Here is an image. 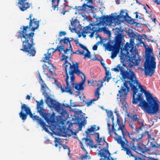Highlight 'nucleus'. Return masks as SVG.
Listing matches in <instances>:
<instances>
[{
	"instance_id": "nucleus-10",
	"label": "nucleus",
	"mask_w": 160,
	"mask_h": 160,
	"mask_svg": "<svg viewBox=\"0 0 160 160\" xmlns=\"http://www.w3.org/2000/svg\"><path fill=\"white\" fill-rule=\"evenodd\" d=\"M21 108V111L19 113V115L20 117L23 120V122H24L27 119V116L28 115L33 120H34L36 117H37V115H33L30 109L27 107L26 104H22Z\"/></svg>"
},
{
	"instance_id": "nucleus-6",
	"label": "nucleus",
	"mask_w": 160,
	"mask_h": 160,
	"mask_svg": "<svg viewBox=\"0 0 160 160\" xmlns=\"http://www.w3.org/2000/svg\"><path fill=\"white\" fill-rule=\"evenodd\" d=\"M140 42L143 45L146 49L145 55L147 58L144 63L145 75L146 76L151 77L154 73L156 68L155 58L153 56L151 55V53H152L151 48L141 40Z\"/></svg>"
},
{
	"instance_id": "nucleus-8",
	"label": "nucleus",
	"mask_w": 160,
	"mask_h": 160,
	"mask_svg": "<svg viewBox=\"0 0 160 160\" xmlns=\"http://www.w3.org/2000/svg\"><path fill=\"white\" fill-rule=\"evenodd\" d=\"M37 103V109L38 112L42 116L49 124H52L55 122L54 118L52 115L46 114L44 112L43 108V100L42 99L40 102L36 101Z\"/></svg>"
},
{
	"instance_id": "nucleus-60",
	"label": "nucleus",
	"mask_w": 160,
	"mask_h": 160,
	"mask_svg": "<svg viewBox=\"0 0 160 160\" xmlns=\"http://www.w3.org/2000/svg\"><path fill=\"white\" fill-rule=\"evenodd\" d=\"M125 13V12L123 10H122L120 11V15H121L122 14H123Z\"/></svg>"
},
{
	"instance_id": "nucleus-18",
	"label": "nucleus",
	"mask_w": 160,
	"mask_h": 160,
	"mask_svg": "<svg viewBox=\"0 0 160 160\" xmlns=\"http://www.w3.org/2000/svg\"><path fill=\"white\" fill-rule=\"evenodd\" d=\"M34 121H36L38 124L42 127L43 129L46 132H49L47 127H50V126L46 125V123L44 122L43 120L40 118L39 117L37 116V117H36Z\"/></svg>"
},
{
	"instance_id": "nucleus-35",
	"label": "nucleus",
	"mask_w": 160,
	"mask_h": 160,
	"mask_svg": "<svg viewBox=\"0 0 160 160\" xmlns=\"http://www.w3.org/2000/svg\"><path fill=\"white\" fill-rule=\"evenodd\" d=\"M100 42H97L95 45H94V46L92 47V49L93 50H96L98 48V46L99 45V44H100Z\"/></svg>"
},
{
	"instance_id": "nucleus-62",
	"label": "nucleus",
	"mask_w": 160,
	"mask_h": 160,
	"mask_svg": "<svg viewBox=\"0 0 160 160\" xmlns=\"http://www.w3.org/2000/svg\"><path fill=\"white\" fill-rule=\"evenodd\" d=\"M70 131L71 132V133L72 135H76V133L75 132H74L72 130H71Z\"/></svg>"
},
{
	"instance_id": "nucleus-55",
	"label": "nucleus",
	"mask_w": 160,
	"mask_h": 160,
	"mask_svg": "<svg viewBox=\"0 0 160 160\" xmlns=\"http://www.w3.org/2000/svg\"><path fill=\"white\" fill-rule=\"evenodd\" d=\"M26 98V99L30 100V96L29 95H27Z\"/></svg>"
},
{
	"instance_id": "nucleus-1",
	"label": "nucleus",
	"mask_w": 160,
	"mask_h": 160,
	"mask_svg": "<svg viewBox=\"0 0 160 160\" xmlns=\"http://www.w3.org/2000/svg\"><path fill=\"white\" fill-rule=\"evenodd\" d=\"M128 84L133 92V104H137L139 102L138 106L144 109L148 114H154L158 112L160 102L157 98L153 97L151 93L144 89L143 86L136 80L134 74L129 81L123 82V86H121L118 91L119 93L117 94L118 96L121 98L120 102L124 106L126 107L125 100L130 89Z\"/></svg>"
},
{
	"instance_id": "nucleus-57",
	"label": "nucleus",
	"mask_w": 160,
	"mask_h": 160,
	"mask_svg": "<svg viewBox=\"0 0 160 160\" xmlns=\"http://www.w3.org/2000/svg\"><path fill=\"white\" fill-rule=\"evenodd\" d=\"M134 14H136V17H135L136 18H138V12H134Z\"/></svg>"
},
{
	"instance_id": "nucleus-22",
	"label": "nucleus",
	"mask_w": 160,
	"mask_h": 160,
	"mask_svg": "<svg viewBox=\"0 0 160 160\" xmlns=\"http://www.w3.org/2000/svg\"><path fill=\"white\" fill-rule=\"evenodd\" d=\"M72 40H69V39L68 38L65 37L63 39H60L59 41V42L60 43L62 42H63L64 44L68 43V42L69 43V44L70 46L69 47V48H72V46L70 44V42Z\"/></svg>"
},
{
	"instance_id": "nucleus-46",
	"label": "nucleus",
	"mask_w": 160,
	"mask_h": 160,
	"mask_svg": "<svg viewBox=\"0 0 160 160\" xmlns=\"http://www.w3.org/2000/svg\"><path fill=\"white\" fill-rule=\"evenodd\" d=\"M78 46H79L85 50L87 48L85 46H84L81 43H79L78 44Z\"/></svg>"
},
{
	"instance_id": "nucleus-41",
	"label": "nucleus",
	"mask_w": 160,
	"mask_h": 160,
	"mask_svg": "<svg viewBox=\"0 0 160 160\" xmlns=\"http://www.w3.org/2000/svg\"><path fill=\"white\" fill-rule=\"evenodd\" d=\"M110 16L111 18L112 21V20L115 21L117 19L118 17H119V15H118L117 16L112 15Z\"/></svg>"
},
{
	"instance_id": "nucleus-45",
	"label": "nucleus",
	"mask_w": 160,
	"mask_h": 160,
	"mask_svg": "<svg viewBox=\"0 0 160 160\" xmlns=\"http://www.w3.org/2000/svg\"><path fill=\"white\" fill-rule=\"evenodd\" d=\"M87 121L85 120H84L83 121H82L81 122L80 124L81 126H84L87 124Z\"/></svg>"
},
{
	"instance_id": "nucleus-16",
	"label": "nucleus",
	"mask_w": 160,
	"mask_h": 160,
	"mask_svg": "<svg viewBox=\"0 0 160 160\" xmlns=\"http://www.w3.org/2000/svg\"><path fill=\"white\" fill-rule=\"evenodd\" d=\"M82 31L84 33H90L89 36L92 38L96 32V30L93 29V26L92 24H90L88 26L84 28Z\"/></svg>"
},
{
	"instance_id": "nucleus-15",
	"label": "nucleus",
	"mask_w": 160,
	"mask_h": 160,
	"mask_svg": "<svg viewBox=\"0 0 160 160\" xmlns=\"http://www.w3.org/2000/svg\"><path fill=\"white\" fill-rule=\"evenodd\" d=\"M108 154L110 156L111 153L109 152L108 150L105 148H103L100 150L98 151V154L101 157H104V159L101 158L100 160H110L109 158L107 157Z\"/></svg>"
},
{
	"instance_id": "nucleus-32",
	"label": "nucleus",
	"mask_w": 160,
	"mask_h": 160,
	"mask_svg": "<svg viewBox=\"0 0 160 160\" xmlns=\"http://www.w3.org/2000/svg\"><path fill=\"white\" fill-rule=\"evenodd\" d=\"M62 147L64 149H67L68 150V156L69 157H70V148L69 147L67 146L66 145H63L62 146Z\"/></svg>"
},
{
	"instance_id": "nucleus-9",
	"label": "nucleus",
	"mask_w": 160,
	"mask_h": 160,
	"mask_svg": "<svg viewBox=\"0 0 160 160\" xmlns=\"http://www.w3.org/2000/svg\"><path fill=\"white\" fill-rule=\"evenodd\" d=\"M112 70L116 72H120V74L122 76L121 79L123 81L126 82V81H129L130 78L134 76V72L132 71L127 68L126 71L124 70L123 69L122 66L120 64H118L116 68H114Z\"/></svg>"
},
{
	"instance_id": "nucleus-63",
	"label": "nucleus",
	"mask_w": 160,
	"mask_h": 160,
	"mask_svg": "<svg viewBox=\"0 0 160 160\" xmlns=\"http://www.w3.org/2000/svg\"><path fill=\"white\" fill-rule=\"evenodd\" d=\"M66 11H62L61 12V13L63 15H64L65 14Z\"/></svg>"
},
{
	"instance_id": "nucleus-50",
	"label": "nucleus",
	"mask_w": 160,
	"mask_h": 160,
	"mask_svg": "<svg viewBox=\"0 0 160 160\" xmlns=\"http://www.w3.org/2000/svg\"><path fill=\"white\" fill-rule=\"evenodd\" d=\"M93 144H92L91 146H89V148H96L97 147V145H93Z\"/></svg>"
},
{
	"instance_id": "nucleus-52",
	"label": "nucleus",
	"mask_w": 160,
	"mask_h": 160,
	"mask_svg": "<svg viewBox=\"0 0 160 160\" xmlns=\"http://www.w3.org/2000/svg\"><path fill=\"white\" fill-rule=\"evenodd\" d=\"M151 147L152 148H158V146H157L155 144H152V143L151 144Z\"/></svg>"
},
{
	"instance_id": "nucleus-7",
	"label": "nucleus",
	"mask_w": 160,
	"mask_h": 160,
	"mask_svg": "<svg viewBox=\"0 0 160 160\" xmlns=\"http://www.w3.org/2000/svg\"><path fill=\"white\" fill-rule=\"evenodd\" d=\"M117 123L114 124L113 122H111V121H107L108 129V133L111 137L113 138L116 140L117 137L119 134L120 130L119 128L122 127V124L123 125L124 122L121 121L118 118H117Z\"/></svg>"
},
{
	"instance_id": "nucleus-54",
	"label": "nucleus",
	"mask_w": 160,
	"mask_h": 160,
	"mask_svg": "<svg viewBox=\"0 0 160 160\" xmlns=\"http://www.w3.org/2000/svg\"><path fill=\"white\" fill-rule=\"evenodd\" d=\"M101 140H102V138H100L99 137L97 139V141L99 143H100V142L101 141Z\"/></svg>"
},
{
	"instance_id": "nucleus-47",
	"label": "nucleus",
	"mask_w": 160,
	"mask_h": 160,
	"mask_svg": "<svg viewBox=\"0 0 160 160\" xmlns=\"http://www.w3.org/2000/svg\"><path fill=\"white\" fill-rule=\"evenodd\" d=\"M103 31L106 33H107L108 32H110V31L105 27H103Z\"/></svg>"
},
{
	"instance_id": "nucleus-14",
	"label": "nucleus",
	"mask_w": 160,
	"mask_h": 160,
	"mask_svg": "<svg viewBox=\"0 0 160 160\" xmlns=\"http://www.w3.org/2000/svg\"><path fill=\"white\" fill-rule=\"evenodd\" d=\"M132 119L133 121L137 122L138 124L140 126V127L138 128L137 127L136 128L137 131L139 130H142L143 128H145V126L144 124V121L142 119L138 118V115L136 114L133 115Z\"/></svg>"
},
{
	"instance_id": "nucleus-11",
	"label": "nucleus",
	"mask_w": 160,
	"mask_h": 160,
	"mask_svg": "<svg viewBox=\"0 0 160 160\" xmlns=\"http://www.w3.org/2000/svg\"><path fill=\"white\" fill-rule=\"evenodd\" d=\"M43 95L46 98L45 102L48 106L50 108H53L58 111L60 110L61 109V104L58 102H56V101L50 97L48 94L46 92L45 90H43Z\"/></svg>"
},
{
	"instance_id": "nucleus-12",
	"label": "nucleus",
	"mask_w": 160,
	"mask_h": 160,
	"mask_svg": "<svg viewBox=\"0 0 160 160\" xmlns=\"http://www.w3.org/2000/svg\"><path fill=\"white\" fill-rule=\"evenodd\" d=\"M117 35L115 38V42L114 44L112 45L110 43L108 42L107 45L105 46L107 48L108 50L111 51L116 49V50L118 49L119 47H121V45L122 43V34L119 33V31L117 32Z\"/></svg>"
},
{
	"instance_id": "nucleus-5",
	"label": "nucleus",
	"mask_w": 160,
	"mask_h": 160,
	"mask_svg": "<svg viewBox=\"0 0 160 160\" xmlns=\"http://www.w3.org/2000/svg\"><path fill=\"white\" fill-rule=\"evenodd\" d=\"M134 42L131 41L130 43L126 42L120 52V59L124 62L125 64L131 68L133 66H138L141 61L140 59H136V52L134 48Z\"/></svg>"
},
{
	"instance_id": "nucleus-38",
	"label": "nucleus",
	"mask_w": 160,
	"mask_h": 160,
	"mask_svg": "<svg viewBox=\"0 0 160 160\" xmlns=\"http://www.w3.org/2000/svg\"><path fill=\"white\" fill-rule=\"evenodd\" d=\"M79 143L80 144V147H81V148L82 149H83V151L84 152H85L86 153V154H88V152L86 151V149H85V148H84V147L83 146V144L82 142L81 141H79Z\"/></svg>"
},
{
	"instance_id": "nucleus-61",
	"label": "nucleus",
	"mask_w": 160,
	"mask_h": 160,
	"mask_svg": "<svg viewBox=\"0 0 160 160\" xmlns=\"http://www.w3.org/2000/svg\"><path fill=\"white\" fill-rule=\"evenodd\" d=\"M75 22H76V20H74L73 22H71V25L72 26Z\"/></svg>"
},
{
	"instance_id": "nucleus-13",
	"label": "nucleus",
	"mask_w": 160,
	"mask_h": 160,
	"mask_svg": "<svg viewBox=\"0 0 160 160\" xmlns=\"http://www.w3.org/2000/svg\"><path fill=\"white\" fill-rule=\"evenodd\" d=\"M121 138H120L119 139H118V143L121 145V147L122 148V150L126 151V154L129 156L135 157L132 154L130 148L126 147H129V142L128 141H121Z\"/></svg>"
},
{
	"instance_id": "nucleus-58",
	"label": "nucleus",
	"mask_w": 160,
	"mask_h": 160,
	"mask_svg": "<svg viewBox=\"0 0 160 160\" xmlns=\"http://www.w3.org/2000/svg\"><path fill=\"white\" fill-rule=\"evenodd\" d=\"M42 68L44 70L45 69H46L47 67V66L46 64H44L42 66Z\"/></svg>"
},
{
	"instance_id": "nucleus-43",
	"label": "nucleus",
	"mask_w": 160,
	"mask_h": 160,
	"mask_svg": "<svg viewBox=\"0 0 160 160\" xmlns=\"http://www.w3.org/2000/svg\"><path fill=\"white\" fill-rule=\"evenodd\" d=\"M66 34V32L64 31H60L59 33V36L61 37L62 36H64Z\"/></svg>"
},
{
	"instance_id": "nucleus-44",
	"label": "nucleus",
	"mask_w": 160,
	"mask_h": 160,
	"mask_svg": "<svg viewBox=\"0 0 160 160\" xmlns=\"http://www.w3.org/2000/svg\"><path fill=\"white\" fill-rule=\"evenodd\" d=\"M129 126L131 128L132 130V131H134V127H133V123H132V122H131V123L130 122L129 123Z\"/></svg>"
},
{
	"instance_id": "nucleus-2",
	"label": "nucleus",
	"mask_w": 160,
	"mask_h": 160,
	"mask_svg": "<svg viewBox=\"0 0 160 160\" xmlns=\"http://www.w3.org/2000/svg\"><path fill=\"white\" fill-rule=\"evenodd\" d=\"M53 50L52 52L54 53L56 51L58 50L59 52H61L64 51V54H62L61 60H65V63L63 67L64 68L66 77L65 81L67 86L61 88L62 92H66L72 94L73 92L72 90V88H74L78 90L77 92L79 95L80 91L83 90L84 88V84L85 82L86 78L85 74L82 72L79 69V63L76 62L75 63L72 62V63L68 62V54L67 53L71 48H66L64 50V46L63 45H58L55 49L52 48Z\"/></svg>"
},
{
	"instance_id": "nucleus-53",
	"label": "nucleus",
	"mask_w": 160,
	"mask_h": 160,
	"mask_svg": "<svg viewBox=\"0 0 160 160\" xmlns=\"http://www.w3.org/2000/svg\"><path fill=\"white\" fill-rule=\"evenodd\" d=\"M32 14H30L29 15V17L28 18H26V19L27 20H30L31 19H32Z\"/></svg>"
},
{
	"instance_id": "nucleus-29",
	"label": "nucleus",
	"mask_w": 160,
	"mask_h": 160,
	"mask_svg": "<svg viewBox=\"0 0 160 160\" xmlns=\"http://www.w3.org/2000/svg\"><path fill=\"white\" fill-rule=\"evenodd\" d=\"M48 56H47L46 54H44V55L45 56V57L44 58V60L43 61V62H46V61H45V60H49V59L50 58L49 56L51 55V52L49 53V51H48Z\"/></svg>"
},
{
	"instance_id": "nucleus-23",
	"label": "nucleus",
	"mask_w": 160,
	"mask_h": 160,
	"mask_svg": "<svg viewBox=\"0 0 160 160\" xmlns=\"http://www.w3.org/2000/svg\"><path fill=\"white\" fill-rule=\"evenodd\" d=\"M107 114L108 117L109 121H111V122H113L114 120L113 112L111 111H108L107 112Z\"/></svg>"
},
{
	"instance_id": "nucleus-26",
	"label": "nucleus",
	"mask_w": 160,
	"mask_h": 160,
	"mask_svg": "<svg viewBox=\"0 0 160 160\" xmlns=\"http://www.w3.org/2000/svg\"><path fill=\"white\" fill-rule=\"evenodd\" d=\"M39 80L40 81H41L42 82V84H41V87L42 89L43 90H44V88L45 87H46V85L44 82V81L42 79L41 77H40L39 78Z\"/></svg>"
},
{
	"instance_id": "nucleus-25",
	"label": "nucleus",
	"mask_w": 160,
	"mask_h": 160,
	"mask_svg": "<svg viewBox=\"0 0 160 160\" xmlns=\"http://www.w3.org/2000/svg\"><path fill=\"white\" fill-rule=\"evenodd\" d=\"M48 63L49 66L48 67V69L49 72L52 74L53 73L52 70H54L55 68L52 64L50 63L49 62Z\"/></svg>"
},
{
	"instance_id": "nucleus-4",
	"label": "nucleus",
	"mask_w": 160,
	"mask_h": 160,
	"mask_svg": "<svg viewBox=\"0 0 160 160\" xmlns=\"http://www.w3.org/2000/svg\"><path fill=\"white\" fill-rule=\"evenodd\" d=\"M119 128L120 130V133L116 137V140L117 142L118 139L120 138L121 141H128L126 138L127 135L129 138L132 140V141L129 142V147L133 151L140 155L150 151V148H147L145 145L140 142L144 135L142 133H140L142 130L137 131L135 128L134 131H132L133 132L130 134L125 128L124 122L123 125L122 124V127Z\"/></svg>"
},
{
	"instance_id": "nucleus-59",
	"label": "nucleus",
	"mask_w": 160,
	"mask_h": 160,
	"mask_svg": "<svg viewBox=\"0 0 160 160\" xmlns=\"http://www.w3.org/2000/svg\"><path fill=\"white\" fill-rule=\"evenodd\" d=\"M82 6H78V10L82 11V8H81Z\"/></svg>"
},
{
	"instance_id": "nucleus-37",
	"label": "nucleus",
	"mask_w": 160,
	"mask_h": 160,
	"mask_svg": "<svg viewBox=\"0 0 160 160\" xmlns=\"http://www.w3.org/2000/svg\"><path fill=\"white\" fill-rule=\"evenodd\" d=\"M88 157V159H89L90 158V157L88 156L87 154L82 155V156L81 157V158L82 160L86 159Z\"/></svg>"
},
{
	"instance_id": "nucleus-28",
	"label": "nucleus",
	"mask_w": 160,
	"mask_h": 160,
	"mask_svg": "<svg viewBox=\"0 0 160 160\" xmlns=\"http://www.w3.org/2000/svg\"><path fill=\"white\" fill-rule=\"evenodd\" d=\"M100 90V88L99 87H98L97 88L95 92V97L97 98V99L98 98L99 95L100 94L99 92Z\"/></svg>"
},
{
	"instance_id": "nucleus-24",
	"label": "nucleus",
	"mask_w": 160,
	"mask_h": 160,
	"mask_svg": "<svg viewBox=\"0 0 160 160\" xmlns=\"http://www.w3.org/2000/svg\"><path fill=\"white\" fill-rule=\"evenodd\" d=\"M120 48L121 47H119L118 49L116 50V49H115L112 51V55L111 56V58H112L113 59L114 58L117 56V54L119 52Z\"/></svg>"
},
{
	"instance_id": "nucleus-56",
	"label": "nucleus",
	"mask_w": 160,
	"mask_h": 160,
	"mask_svg": "<svg viewBox=\"0 0 160 160\" xmlns=\"http://www.w3.org/2000/svg\"><path fill=\"white\" fill-rule=\"evenodd\" d=\"M101 64L102 65V66H103L104 68H106L105 64L103 62H101Z\"/></svg>"
},
{
	"instance_id": "nucleus-34",
	"label": "nucleus",
	"mask_w": 160,
	"mask_h": 160,
	"mask_svg": "<svg viewBox=\"0 0 160 160\" xmlns=\"http://www.w3.org/2000/svg\"><path fill=\"white\" fill-rule=\"evenodd\" d=\"M61 116L62 117H64V118H65L66 117H67V116H66V115H67L68 113L65 110H62L61 113Z\"/></svg>"
},
{
	"instance_id": "nucleus-19",
	"label": "nucleus",
	"mask_w": 160,
	"mask_h": 160,
	"mask_svg": "<svg viewBox=\"0 0 160 160\" xmlns=\"http://www.w3.org/2000/svg\"><path fill=\"white\" fill-rule=\"evenodd\" d=\"M101 22L103 23H107V25H111L113 23L112 21L111 16L108 15L104 16L101 19Z\"/></svg>"
},
{
	"instance_id": "nucleus-30",
	"label": "nucleus",
	"mask_w": 160,
	"mask_h": 160,
	"mask_svg": "<svg viewBox=\"0 0 160 160\" xmlns=\"http://www.w3.org/2000/svg\"><path fill=\"white\" fill-rule=\"evenodd\" d=\"M86 7H88L89 8H91L92 7V6L91 5H88L85 3H84L83 4V5L81 7L82 10V11L86 10Z\"/></svg>"
},
{
	"instance_id": "nucleus-3",
	"label": "nucleus",
	"mask_w": 160,
	"mask_h": 160,
	"mask_svg": "<svg viewBox=\"0 0 160 160\" xmlns=\"http://www.w3.org/2000/svg\"><path fill=\"white\" fill-rule=\"evenodd\" d=\"M39 21H37L36 18L30 19L29 23V26H23L22 30H19L17 36L18 38L24 39L22 41V48L20 50L27 52V55L29 56H34L35 55L36 51L35 48L33 47L35 45L33 42V36L34 32L37 29L39 26ZM20 29H22V27Z\"/></svg>"
},
{
	"instance_id": "nucleus-42",
	"label": "nucleus",
	"mask_w": 160,
	"mask_h": 160,
	"mask_svg": "<svg viewBox=\"0 0 160 160\" xmlns=\"http://www.w3.org/2000/svg\"><path fill=\"white\" fill-rule=\"evenodd\" d=\"M76 53L78 55H84V52L83 51H81V50L79 49L76 51Z\"/></svg>"
},
{
	"instance_id": "nucleus-20",
	"label": "nucleus",
	"mask_w": 160,
	"mask_h": 160,
	"mask_svg": "<svg viewBox=\"0 0 160 160\" xmlns=\"http://www.w3.org/2000/svg\"><path fill=\"white\" fill-rule=\"evenodd\" d=\"M88 135L87 136L86 138H82V142L83 143H84V144L87 146H90L92 144H93V142L90 138V137L89 136V138L88 137Z\"/></svg>"
},
{
	"instance_id": "nucleus-40",
	"label": "nucleus",
	"mask_w": 160,
	"mask_h": 160,
	"mask_svg": "<svg viewBox=\"0 0 160 160\" xmlns=\"http://www.w3.org/2000/svg\"><path fill=\"white\" fill-rule=\"evenodd\" d=\"M96 100L95 99H92L90 101L87 103V106H90L93 102L96 101Z\"/></svg>"
},
{
	"instance_id": "nucleus-64",
	"label": "nucleus",
	"mask_w": 160,
	"mask_h": 160,
	"mask_svg": "<svg viewBox=\"0 0 160 160\" xmlns=\"http://www.w3.org/2000/svg\"><path fill=\"white\" fill-rule=\"evenodd\" d=\"M86 1H88V3L91 2V3H92V0H86Z\"/></svg>"
},
{
	"instance_id": "nucleus-31",
	"label": "nucleus",
	"mask_w": 160,
	"mask_h": 160,
	"mask_svg": "<svg viewBox=\"0 0 160 160\" xmlns=\"http://www.w3.org/2000/svg\"><path fill=\"white\" fill-rule=\"evenodd\" d=\"M93 29L96 30V33L98 32H101L103 31V28H98L97 27H95L93 26Z\"/></svg>"
},
{
	"instance_id": "nucleus-27",
	"label": "nucleus",
	"mask_w": 160,
	"mask_h": 160,
	"mask_svg": "<svg viewBox=\"0 0 160 160\" xmlns=\"http://www.w3.org/2000/svg\"><path fill=\"white\" fill-rule=\"evenodd\" d=\"M125 15H122V16H123V17L125 19H126V20H127L126 19L127 18H129L130 19V20H128V22L130 23L131 22V21L132 20L131 18L129 17L128 15V13L127 12H125Z\"/></svg>"
},
{
	"instance_id": "nucleus-33",
	"label": "nucleus",
	"mask_w": 160,
	"mask_h": 160,
	"mask_svg": "<svg viewBox=\"0 0 160 160\" xmlns=\"http://www.w3.org/2000/svg\"><path fill=\"white\" fill-rule=\"evenodd\" d=\"M85 50L87 51V53L86 54H84L83 55L85 56V57H88V58H90L91 57V53L88 50L87 48L85 49Z\"/></svg>"
},
{
	"instance_id": "nucleus-51",
	"label": "nucleus",
	"mask_w": 160,
	"mask_h": 160,
	"mask_svg": "<svg viewBox=\"0 0 160 160\" xmlns=\"http://www.w3.org/2000/svg\"><path fill=\"white\" fill-rule=\"evenodd\" d=\"M154 2L158 5L160 4V0H154Z\"/></svg>"
},
{
	"instance_id": "nucleus-49",
	"label": "nucleus",
	"mask_w": 160,
	"mask_h": 160,
	"mask_svg": "<svg viewBox=\"0 0 160 160\" xmlns=\"http://www.w3.org/2000/svg\"><path fill=\"white\" fill-rule=\"evenodd\" d=\"M94 134L95 136L97 137V139L99 137V134L98 132H94Z\"/></svg>"
},
{
	"instance_id": "nucleus-36",
	"label": "nucleus",
	"mask_w": 160,
	"mask_h": 160,
	"mask_svg": "<svg viewBox=\"0 0 160 160\" xmlns=\"http://www.w3.org/2000/svg\"><path fill=\"white\" fill-rule=\"evenodd\" d=\"M92 127L89 128H88L86 131H85L86 134L88 135V134L91 132H94Z\"/></svg>"
},
{
	"instance_id": "nucleus-17",
	"label": "nucleus",
	"mask_w": 160,
	"mask_h": 160,
	"mask_svg": "<svg viewBox=\"0 0 160 160\" xmlns=\"http://www.w3.org/2000/svg\"><path fill=\"white\" fill-rule=\"evenodd\" d=\"M27 0H18V4L20 10L24 11L30 7L28 2H26Z\"/></svg>"
},
{
	"instance_id": "nucleus-48",
	"label": "nucleus",
	"mask_w": 160,
	"mask_h": 160,
	"mask_svg": "<svg viewBox=\"0 0 160 160\" xmlns=\"http://www.w3.org/2000/svg\"><path fill=\"white\" fill-rule=\"evenodd\" d=\"M52 7L54 8V10H55L56 8V6L55 5H54L53 4L56 1V0H52Z\"/></svg>"
},
{
	"instance_id": "nucleus-21",
	"label": "nucleus",
	"mask_w": 160,
	"mask_h": 160,
	"mask_svg": "<svg viewBox=\"0 0 160 160\" xmlns=\"http://www.w3.org/2000/svg\"><path fill=\"white\" fill-rule=\"evenodd\" d=\"M108 70L107 68H105L106 76L104 77L105 80L108 82L109 81L110 79L111 78V72H109V68H108Z\"/></svg>"
},
{
	"instance_id": "nucleus-39",
	"label": "nucleus",
	"mask_w": 160,
	"mask_h": 160,
	"mask_svg": "<svg viewBox=\"0 0 160 160\" xmlns=\"http://www.w3.org/2000/svg\"><path fill=\"white\" fill-rule=\"evenodd\" d=\"M91 127L92 128V129H93V132L96 131L99 129V127H96V125H93V126Z\"/></svg>"
}]
</instances>
